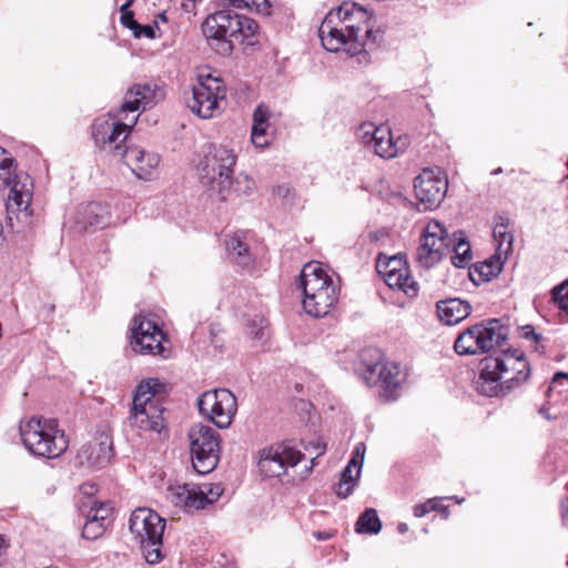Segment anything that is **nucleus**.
<instances>
[{"instance_id": "f257e3e1", "label": "nucleus", "mask_w": 568, "mask_h": 568, "mask_svg": "<svg viewBox=\"0 0 568 568\" xmlns=\"http://www.w3.org/2000/svg\"><path fill=\"white\" fill-rule=\"evenodd\" d=\"M374 21L366 8L344 2L323 19L318 36L325 50H344L349 55L361 53L373 36Z\"/></svg>"}, {"instance_id": "f03ea898", "label": "nucleus", "mask_w": 568, "mask_h": 568, "mask_svg": "<svg viewBox=\"0 0 568 568\" xmlns=\"http://www.w3.org/2000/svg\"><path fill=\"white\" fill-rule=\"evenodd\" d=\"M529 375L530 366L524 352L508 349L480 361L475 385L484 396H505L527 382Z\"/></svg>"}, {"instance_id": "7ed1b4c3", "label": "nucleus", "mask_w": 568, "mask_h": 568, "mask_svg": "<svg viewBox=\"0 0 568 568\" xmlns=\"http://www.w3.org/2000/svg\"><path fill=\"white\" fill-rule=\"evenodd\" d=\"M450 245L454 253L452 263L459 268L467 267L473 260V253L463 233H455L452 239L440 222L432 220L422 231L415 261L418 266L429 268L443 258Z\"/></svg>"}, {"instance_id": "20e7f679", "label": "nucleus", "mask_w": 568, "mask_h": 568, "mask_svg": "<svg viewBox=\"0 0 568 568\" xmlns=\"http://www.w3.org/2000/svg\"><path fill=\"white\" fill-rule=\"evenodd\" d=\"M304 311L314 316L327 315L338 301V287L320 262L306 263L300 275Z\"/></svg>"}, {"instance_id": "39448f33", "label": "nucleus", "mask_w": 568, "mask_h": 568, "mask_svg": "<svg viewBox=\"0 0 568 568\" xmlns=\"http://www.w3.org/2000/svg\"><path fill=\"white\" fill-rule=\"evenodd\" d=\"M235 163L236 155L232 149L225 145H207L197 165L200 183L220 200H226L234 183Z\"/></svg>"}, {"instance_id": "423d86ee", "label": "nucleus", "mask_w": 568, "mask_h": 568, "mask_svg": "<svg viewBox=\"0 0 568 568\" xmlns=\"http://www.w3.org/2000/svg\"><path fill=\"white\" fill-rule=\"evenodd\" d=\"M20 436L24 447L39 457L57 458L69 446L67 435L52 418H30L20 425Z\"/></svg>"}, {"instance_id": "0eeeda50", "label": "nucleus", "mask_w": 568, "mask_h": 568, "mask_svg": "<svg viewBox=\"0 0 568 568\" xmlns=\"http://www.w3.org/2000/svg\"><path fill=\"white\" fill-rule=\"evenodd\" d=\"M0 187H10L7 200V212L9 220L16 215L18 221L27 223L31 213L33 182L27 173H16L13 169V159L0 146Z\"/></svg>"}, {"instance_id": "6e6552de", "label": "nucleus", "mask_w": 568, "mask_h": 568, "mask_svg": "<svg viewBox=\"0 0 568 568\" xmlns=\"http://www.w3.org/2000/svg\"><path fill=\"white\" fill-rule=\"evenodd\" d=\"M165 519L149 508H136L129 519V529L140 544L141 551L150 565L162 561Z\"/></svg>"}, {"instance_id": "1a4fd4ad", "label": "nucleus", "mask_w": 568, "mask_h": 568, "mask_svg": "<svg viewBox=\"0 0 568 568\" xmlns=\"http://www.w3.org/2000/svg\"><path fill=\"white\" fill-rule=\"evenodd\" d=\"M508 336V327L500 320L494 318L478 323L460 333L454 348L459 355L488 353L501 345Z\"/></svg>"}, {"instance_id": "9d476101", "label": "nucleus", "mask_w": 568, "mask_h": 568, "mask_svg": "<svg viewBox=\"0 0 568 568\" xmlns=\"http://www.w3.org/2000/svg\"><path fill=\"white\" fill-rule=\"evenodd\" d=\"M194 470L205 475L215 469L220 458V436L212 427L195 424L189 430Z\"/></svg>"}, {"instance_id": "9b49d317", "label": "nucleus", "mask_w": 568, "mask_h": 568, "mask_svg": "<svg viewBox=\"0 0 568 568\" xmlns=\"http://www.w3.org/2000/svg\"><path fill=\"white\" fill-rule=\"evenodd\" d=\"M223 491L224 489L219 483L201 485L175 483L168 486L165 496L173 506L185 511H194L215 503Z\"/></svg>"}, {"instance_id": "f8f14e48", "label": "nucleus", "mask_w": 568, "mask_h": 568, "mask_svg": "<svg viewBox=\"0 0 568 568\" xmlns=\"http://www.w3.org/2000/svg\"><path fill=\"white\" fill-rule=\"evenodd\" d=\"M225 99V87L219 77L201 73L186 104L192 113L202 119L214 118L220 112V103Z\"/></svg>"}, {"instance_id": "ddd939ff", "label": "nucleus", "mask_w": 568, "mask_h": 568, "mask_svg": "<svg viewBox=\"0 0 568 568\" xmlns=\"http://www.w3.org/2000/svg\"><path fill=\"white\" fill-rule=\"evenodd\" d=\"M236 14L224 7L209 14L202 23V32L207 43L219 54L229 55L233 51V38H235Z\"/></svg>"}, {"instance_id": "4468645a", "label": "nucleus", "mask_w": 568, "mask_h": 568, "mask_svg": "<svg viewBox=\"0 0 568 568\" xmlns=\"http://www.w3.org/2000/svg\"><path fill=\"white\" fill-rule=\"evenodd\" d=\"M170 342L161 327L150 316L138 315L132 326L131 345L134 352L169 358Z\"/></svg>"}, {"instance_id": "2eb2a0df", "label": "nucleus", "mask_w": 568, "mask_h": 568, "mask_svg": "<svg viewBox=\"0 0 568 568\" xmlns=\"http://www.w3.org/2000/svg\"><path fill=\"white\" fill-rule=\"evenodd\" d=\"M200 413L219 428H227L236 414L237 403L232 392L219 388L203 393L197 399Z\"/></svg>"}, {"instance_id": "dca6fc26", "label": "nucleus", "mask_w": 568, "mask_h": 568, "mask_svg": "<svg viewBox=\"0 0 568 568\" xmlns=\"http://www.w3.org/2000/svg\"><path fill=\"white\" fill-rule=\"evenodd\" d=\"M356 136L365 148L382 159H393L406 148L403 139L394 140L387 126L376 125L373 122L362 123L356 131Z\"/></svg>"}, {"instance_id": "f3484780", "label": "nucleus", "mask_w": 568, "mask_h": 568, "mask_svg": "<svg viewBox=\"0 0 568 568\" xmlns=\"http://www.w3.org/2000/svg\"><path fill=\"white\" fill-rule=\"evenodd\" d=\"M136 120L138 116H134L126 123L111 116L97 119L92 125V136L95 144L101 149L113 150L122 156L121 143L128 139Z\"/></svg>"}, {"instance_id": "a211bd4d", "label": "nucleus", "mask_w": 568, "mask_h": 568, "mask_svg": "<svg viewBox=\"0 0 568 568\" xmlns=\"http://www.w3.org/2000/svg\"><path fill=\"white\" fill-rule=\"evenodd\" d=\"M448 187L446 176L439 170L425 169L414 181L415 196L424 210L437 207Z\"/></svg>"}, {"instance_id": "6ab92c4d", "label": "nucleus", "mask_w": 568, "mask_h": 568, "mask_svg": "<svg viewBox=\"0 0 568 568\" xmlns=\"http://www.w3.org/2000/svg\"><path fill=\"white\" fill-rule=\"evenodd\" d=\"M145 387L142 386L139 390H135L129 423L132 428L138 430L160 434L164 428L162 410L155 402L148 403V397L142 393Z\"/></svg>"}, {"instance_id": "aec40b11", "label": "nucleus", "mask_w": 568, "mask_h": 568, "mask_svg": "<svg viewBox=\"0 0 568 568\" xmlns=\"http://www.w3.org/2000/svg\"><path fill=\"white\" fill-rule=\"evenodd\" d=\"M302 453L287 444H278L261 453L258 468L266 477H280L288 467L296 466Z\"/></svg>"}, {"instance_id": "412c9836", "label": "nucleus", "mask_w": 568, "mask_h": 568, "mask_svg": "<svg viewBox=\"0 0 568 568\" xmlns=\"http://www.w3.org/2000/svg\"><path fill=\"white\" fill-rule=\"evenodd\" d=\"M122 158L140 180L148 181L155 176L160 162L159 154L140 146H129L123 151Z\"/></svg>"}, {"instance_id": "4be33fe9", "label": "nucleus", "mask_w": 568, "mask_h": 568, "mask_svg": "<svg viewBox=\"0 0 568 568\" xmlns=\"http://www.w3.org/2000/svg\"><path fill=\"white\" fill-rule=\"evenodd\" d=\"M163 98V91L156 85L134 84L125 93L121 113L151 109Z\"/></svg>"}, {"instance_id": "5701e85b", "label": "nucleus", "mask_w": 568, "mask_h": 568, "mask_svg": "<svg viewBox=\"0 0 568 568\" xmlns=\"http://www.w3.org/2000/svg\"><path fill=\"white\" fill-rule=\"evenodd\" d=\"M365 452L366 446L364 443H358L355 446L352 453V458L342 470L339 480L334 487L335 494L339 498H346L353 493L361 477Z\"/></svg>"}, {"instance_id": "b1692460", "label": "nucleus", "mask_w": 568, "mask_h": 568, "mask_svg": "<svg viewBox=\"0 0 568 568\" xmlns=\"http://www.w3.org/2000/svg\"><path fill=\"white\" fill-rule=\"evenodd\" d=\"M111 442L108 437L100 443H89L83 445L77 455L81 466L87 467H101L111 458Z\"/></svg>"}, {"instance_id": "393cba45", "label": "nucleus", "mask_w": 568, "mask_h": 568, "mask_svg": "<svg viewBox=\"0 0 568 568\" xmlns=\"http://www.w3.org/2000/svg\"><path fill=\"white\" fill-rule=\"evenodd\" d=\"M369 372L378 377V382L385 392L384 395L387 398L392 397L394 390L399 387L403 381L400 367L396 363H376L369 367Z\"/></svg>"}, {"instance_id": "a878e982", "label": "nucleus", "mask_w": 568, "mask_h": 568, "mask_svg": "<svg viewBox=\"0 0 568 568\" xmlns=\"http://www.w3.org/2000/svg\"><path fill=\"white\" fill-rule=\"evenodd\" d=\"M470 312V304L460 298H449L437 303L438 317L446 325H455L462 322Z\"/></svg>"}, {"instance_id": "bb28decb", "label": "nucleus", "mask_w": 568, "mask_h": 568, "mask_svg": "<svg viewBox=\"0 0 568 568\" xmlns=\"http://www.w3.org/2000/svg\"><path fill=\"white\" fill-rule=\"evenodd\" d=\"M384 280L389 287L400 290L408 296H416L418 293V284L409 275L407 267L387 271Z\"/></svg>"}, {"instance_id": "cd10ccee", "label": "nucleus", "mask_w": 568, "mask_h": 568, "mask_svg": "<svg viewBox=\"0 0 568 568\" xmlns=\"http://www.w3.org/2000/svg\"><path fill=\"white\" fill-rule=\"evenodd\" d=\"M236 24L235 28V38L242 37L243 40L247 41V44H254L257 39V32H258V24L257 22L250 18L242 14H236Z\"/></svg>"}, {"instance_id": "c85d7f7f", "label": "nucleus", "mask_w": 568, "mask_h": 568, "mask_svg": "<svg viewBox=\"0 0 568 568\" xmlns=\"http://www.w3.org/2000/svg\"><path fill=\"white\" fill-rule=\"evenodd\" d=\"M382 529V523L377 511L373 508L366 509L356 521V532L358 534H378Z\"/></svg>"}, {"instance_id": "c756f323", "label": "nucleus", "mask_w": 568, "mask_h": 568, "mask_svg": "<svg viewBox=\"0 0 568 568\" xmlns=\"http://www.w3.org/2000/svg\"><path fill=\"white\" fill-rule=\"evenodd\" d=\"M223 7L250 9L260 14L270 16L273 3L272 0H223Z\"/></svg>"}, {"instance_id": "7c9ffc66", "label": "nucleus", "mask_w": 568, "mask_h": 568, "mask_svg": "<svg viewBox=\"0 0 568 568\" xmlns=\"http://www.w3.org/2000/svg\"><path fill=\"white\" fill-rule=\"evenodd\" d=\"M84 227H103L108 222V212L99 203H90L84 210Z\"/></svg>"}, {"instance_id": "2f4dec72", "label": "nucleus", "mask_w": 568, "mask_h": 568, "mask_svg": "<svg viewBox=\"0 0 568 568\" xmlns=\"http://www.w3.org/2000/svg\"><path fill=\"white\" fill-rule=\"evenodd\" d=\"M226 248L233 255L236 263L242 266L248 265L251 257L247 245L240 240L239 236H232L226 242Z\"/></svg>"}, {"instance_id": "473e14b6", "label": "nucleus", "mask_w": 568, "mask_h": 568, "mask_svg": "<svg viewBox=\"0 0 568 568\" xmlns=\"http://www.w3.org/2000/svg\"><path fill=\"white\" fill-rule=\"evenodd\" d=\"M494 237L497 242V254L507 255L513 246V234L506 231L504 225L494 229Z\"/></svg>"}, {"instance_id": "72a5a7b5", "label": "nucleus", "mask_w": 568, "mask_h": 568, "mask_svg": "<svg viewBox=\"0 0 568 568\" xmlns=\"http://www.w3.org/2000/svg\"><path fill=\"white\" fill-rule=\"evenodd\" d=\"M105 524L99 521L97 515H89V519L83 526L82 536L85 539L94 540L103 535Z\"/></svg>"}, {"instance_id": "f704fd0d", "label": "nucleus", "mask_w": 568, "mask_h": 568, "mask_svg": "<svg viewBox=\"0 0 568 568\" xmlns=\"http://www.w3.org/2000/svg\"><path fill=\"white\" fill-rule=\"evenodd\" d=\"M501 270L500 256L498 255L497 260H490L481 263L480 265L475 267L476 273H478L480 280L489 281L491 277L496 276Z\"/></svg>"}, {"instance_id": "c9c22d12", "label": "nucleus", "mask_w": 568, "mask_h": 568, "mask_svg": "<svg viewBox=\"0 0 568 568\" xmlns=\"http://www.w3.org/2000/svg\"><path fill=\"white\" fill-rule=\"evenodd\" d=\"M405 267L400 257L393 256L387 257L379 255L376 262V270L385 278V273L392 271V268Z\"/></svg>"}, {"instance_id": "e433bc0d", "label": "nucleus", "mask_w": 568, "mask_h": 568, "mask_svg": "<svg viewBox=\"0 0 568 568\" xmlns=\"http://www.w3.org/2000/svg\"><path fill=\"white\" fill-rule=\"evenodd\" d=\"M440 498H430L424 504L416 505L414 507V516L415 517H424L430 511L440 510L444 511L447 508L440 505Z\"/></svg>"}, {"instance_id": "4c0bfd02", "label": "nucleus", "mask_w": 568, "mask_h": 568, "mask_svg": "<svg viewBox=\"0 0 568 568\" xmlns=\"http://www.w3.org/2000/svg\"><path fill=\"white\" fill-rule=\"evenodd\" d=\"M552 298L560 310L568 312V280L552 288Z\"/></svg>"}, {"instance_id": "58836bf2", "label": "nucleus", "mask_w": 568, "mask_h": 568, "mask_svg": "<svg viewBox=\"0 0 568 568\" xmlns=\"http://www.w3.org/2000/svg\"><path fill=\"white\" fill-rule=\"evenodd\" d=\"M142 386H146L144 389H142V393L145 397H148L149 402H154L153 397L155 394L160 393L163 388L162 383L159 379L150 378L145 382H142L138 387L136 390H139Z\"/></svg>"}, {"instance_id": "ea45409f", "label": "nucleus", "mask_w": 568, "mask_h": 568, "mask_svg": "<svg viewBox=\"0 0 568 568\" xmlns=\"http://www.w3.org/2000/svg\"><path fill=\"white\" fill-rule=\"evenodd\" d=\"M273 194L284 204H293L295 191L288 184H280L273 187Z\"/></svg>"}, {"instance_id": "a19ab883", "label": "nucleus", "mask_w": 568, "mask_h": 568, "mask_svg": "<svg viewBox=\"0 0 568 568\" xmlns=\"http://www.w3.org/2000/svg\"><path fill=\"white\" fill-rule=\"evenodd\" d=\"M267 126H252V143L260 149L268 145L270 140L266 133Z\"/></svg>"}, {"instance_id": "79ce46f5", "label": "nucleus", "mask_w": 568, "mask_h": 568, "mask_svg": "<svg viewBox=\"0 0 568 568\" xmlns=\"http://www.w3.org/2000/svg\"><path fill=\"white\" fill-rule=\"evenodd\" d=\"M251 335L254 339L264 342L267 336V323L263 317H258L253 321Z\"/></svg>"}, {"instance_id": "37998d69", "label": "nucleus", "mask_w": 568, "mask_h": 568, "mask_svg": "<svg viewBox=\"0 0 568 568\" xmlns=\"http://www.w3.org/2000/svg\"><path fill=\"white\" fill-rule=\"evenodd\" d=\"M304 449L310 453L311 459L314 460L315 458L322 456L326 450V445L323 443L321 438H314L308 440L304 445Z\"/></svg>"}, {"instance_id": "c03bdc74", "label": "nucleus", "mask_w": 568, "mask_h": 568, "mask_svg": "<svg viewBox=\"0 0 568 568\" xmlns=\"http://www.w3.org/2000/svg\"><path fill=\"white\" fill-rule=\"evenodd\" d=\"M254 187V181L247 175H239L234 191L239 194H248Z\"/></svg>"}, {"instance_id": "a18cd8bd", "label": "nucleus", "mask_w": 568, "mask_h": 568, "mask_svg": "<svg viewBox=\"0 0 568 568\" xmlns=\"http://www.w3.org/2000/svg\"><path fill=\"white\" fill-rule=\"evenodd\" d=\"M268 110L264 105H258L253 114L252 126H267Z\"/></svg>"}, {"instance_id": "49530a36", "label": "nucleus", "mask_w": 568, "mask_h": 568, "mask_svg": "<svg viewBox=\"0 0 568 568\" xmlns=\"http://www.w3.org/2000/svg\"><path fill=\"white\" fill-rule=\"evenodd\" d=\"M133 34L135 38L155 39V28L151 24L141 26L138 23V28H133Z\"/></svg>"}, {"instance_id": "de8ad7c7", "label": "nucleus", "mask_w": 568, "mask_h": 568, "mask_svg": "<svg viewBox=\"0 0 568 568\" xmlns=\"http://www.w3.org/2000/svg\"><path fill=\"white\" fill-rule=\"evenodd\" d=\"M562 385H568V374L558 372L552 377L551 383L548 387V392H555V390L561 392V389H559V387Z\"/></svg>"}, {"instance_id": "09e8293b", "label": "nucleus", "mask_w": 568, "mask_h": 568, "mask_svg": "<svg viewBox=\"0 0 568 568\" xmlns=\"http://www.w3.org/2000/svg\"><path fill=\"white\" fill-rule=\"evenodd\" d=\"M111 513V507L109 505L101 504L99 508H92L90 515H97L99 521H104L109 518Z\"/></svg>"}, {"instance_id": "8fccbe9b", "label": "nucleus", "mask_w": 568, "mask_h": 568, "mask_svg": "<svg viewBox=\"0 0 568 568\" xmlns=\"http://www.w3.org/2000/svg\"><path fill=\"white\" fill-rule=\"evenodd\" d=\"M121 22L124 27L133 30V28H138V22L133 18V13L129 10L121 11Z\"/></svg>"}, {"instance_id": "3c124183", "label": "nucleus", "mask_w": 568, "mask_h": 568, "mask_svg": "<svg viewBox=\"0 0 568 568\" xmlns=\"http://www.w3.org/2000/svg\"><path fill=\"white\" fill-rule=\"evenodd\" d=\"M523 335L528 339H532L534 342H539L540 335L537 334L531 325H526L523 327Z\"/></svg>"}, {"instance_id": "603ef678", "label": "nucleus", "mask_w": 568, "mask_h": 568, "mask_svg": "<svg viewBox=\"0 0 568 568\" xmlns=\"http://www.w3.org/2000/svg\"><path fill=\"white\" fill-rule=\"evenodd\" d=\"M561 514H562V517L565 518L568 514V501H562L561 504Z\"/></svg>"}, {"instance_id": "864d4df0", "label": "nucleus", "mask_w": 568, "mask_h": 568, "mask_svg": "<svg viewBox=\"0 0 568 568\" xmlns=\"http://www.w3.org/2000/svg\"><path fill=\"white\" fill-rule=\"evenodd\" d=\"M133 3V0H126L120 8L121 11L128 10L129 7Z\"/></svg>"}, {"instance_id": "5fc2aeb1", "label": "nucleus", "mask_w": 568, "mask_h": 568, "mask_svg": "<svg viewBox=\"0 0 568 568\" xmlns=\"http://www.w3.org/2000/svg\"><path fill=\"white\" fill-rule=\"evenodd\" d=\"M446 499H453L455 500L457 504H460L464 501V498H458L457 496H452V497H446Z\"/></svg>"}, {"instance_id": "6e6d98bb", "label": "nucleus", "mask_w": 568, "mask_h": 568, "mask_svg": "<svg viewBox=\"0 0 568 568\" xmlns=\"http://www.w3.org/2000/svg\"><path fill=\"white\" fill-rule=\"evenodd\" d=\"M88 487H89V489H87V486H83V491H84L85 494H91V493H92V490L94 489V486H93V485H90V486H88Z\"/></svg>"}, {"instance_id": "4d7b16f0", "label": "nucleus", "mask_w": 568, "mask_h": 568, "mask_svg": "<svg viewBox=\"0 0 568 568\" xmlns=\"http://www.w3.org/2000/svg\"><path fill=\"white\" fill-rule=\"evenodd\" d=\"M398 530H399L400 532H405V531L407 530V525H406V524H399V526H398Z\"/></svg>"}, {"instance_id": "13d9d810", "label": "nucleus", "mask_w": 568, "mask_h": 568, "mask_svg": "<svg viewBox=\"0 0 568 568\" xmlns=\"http://www.w3.org/2000/svg\"><path fill=\"white\" fill-rule=\"evenodd\" d=\"M540 413L544 414L546 418H549V416L547 415V412H544V409H541Z\"/></svg>"}, {"instance_id": "bf43d9fd", "label": "nucleus", "mask_w": 568, "mask_h": 568, "mask_svg": "<svg viewBox=\"0 0 568 568\" xmlns=\"http://www.w3.org/2000/svg\"><path fill=\"white\" fill-rule=\"evenodd\" d=\"M500 172H501V169L499 168V169H497L496 171H494V174H498V173H500Z\"/></svg>"}, {"instance_id": "052dcab7", "label": "nucleus", "mask_w": 568, "mask_h": 568, "mask_svg": "<svg viewBox=\"0 0 568 568\" xmlns=\"http://www.w3.org/2000/svg\"><path fill=\"white\" fill-rule=\"evenodd\" d=\"M47 568H58V567H47Z\"/></svg>"}]
</instances>
